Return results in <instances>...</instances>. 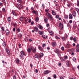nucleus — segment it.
I'll list each match as a JSON object with an SVG mask.
<instances>
[{"instance_id": "obj_1", "label": "nucleus", "mask_w": 79, "mask_h": 79, "mask_svg": "<svg viewBox=\"0 0 79 79\" xmlns=\"http://www.w3.org/2000/svg\"><path fill=\"white\" fill-rule=\"evenodd\" d=\"M46 15L48 16V18H50V20H52V21L53 20V16H52V15L50 14V13H46Z\"/></svg>"}, {"instance_id": "obj_2", "label": "nucleus", "mask_w": 79, "mask_h": 79, "mask_svg": "<svg viewBox=\"0 0 79 79\" xmlns=\"http://www.w3.org/2000/svg\"><path fill=\"white\" fill-rule=\"evenodd\" d=\"M68 36L67 35H66L64 37H61V39L62 41H66L67 39H68Z\"/></svg>"}, {"instance_id": "obj_3", "label": "nucleus", "mask_w": 79, "mask_h": 79, "mask_svg": "<svg viewBox=\"0 0 79 79\" xmlns=\"http://www.w3.org/2000/svg\"><path fill=\"white\" fill-rule=\"evenodd\" d=\"M31 50H32L33 53H36V48H34L33 47H31Z\"/></svg>"}, {"instance_id": "obj_4", "label": "nucleus", "mask_w": 79, "mask_h": 79, "mask_svg": "<svg viewBox=\"0 0 79 79\" xmlns=\"http://www.w3.org/2000/svg\"><path fill=\"white\" fill-rule=\"evenodd\" d=\"M70 46H71V44H69V42L68 41L67 43V44L65 46L66 48H70Z\"/></svg>"}, {"instance_id": "obj_5", "label": "nucleus", "mask_w": 79, "mask_h": 79, "mask_svg": "<svg viewBox=\"0 0 79 79\" xmlns=\"http://www.w3.org/2000/svg\"><path fill=\"white\" fill-rule=\"evenodd\" d=\"M51 72V71H50L48 70H46V71H45L43 73L45 75H47L48 74H49V73H50Z\"/></svg>"}, {"instance_id": "obj_6", "label": "nucleus", "mask_w": 79, "mask_h": 79, "mask_svg": "<svg viewBox=\"0 0 79 79\" xmlns=\"http://www.w3.org/2000/svg\"><path fill=\"white\" fill-rule=\"evenodd\" d=\"M54 51L55 53H57V54L60 52V50H59V49L57 48H55L54 49Z\"/></svg>"}, {"instance_id": "obj_7", "label": "nucleus", "mask_w": 79, "mask_h": 79, "mask_svg": "<svg viewBox=\"0 0 79 79\" xmlns=\"http://www.w3.org/2000/svg\"><path fill=\"white\" fill-rule=\"evenodd\" d=\"M15 62L17 64H19L21 62V61H20L19 59L17 58L15 60Z\"/></svg>"}, {"instance_id": "obj_8", "label": "nucleus", "mask_w": 79, "mask_h": 79, "mask_svg": "<svg viewBox=\"0 0 79 79\" xmlns=\"http://www.w3.org/2000/svg\"><path fill=\"white\" fill-rule=\"evenodd\" d=\"M79 44H77V45H76V47L77 48L76 49V52H79Z\"/></svg>"}, {"instance_id": "obj_9", "label": "nucleus", "mask_w": 79, "mask_h": 79, "mask_svg": "<svg viewBox=\"0 0 79 79\" xmlns=\"http://www.w3.org/2000/svg\"><path fill=\"white\" fill-rule=\"evenodd\" d=\"M60 29H62L63 27V25L61 24V22H60L59 25V27H60Z\"/></svg>"}, {"instance_id": "obj_10", "label": "nucleus", "mask_w": 79, "mask_h": 79, "mask_svg": "<svg viewBox=\"0 0 79 79\" xmlns=\"http://www.w3.org/2000/svg\"><path fill=\"white\" fill-rule=\"evenodd\" d=\"M38 48L40 51H43V48H42V47L40 46H38Z\"/></svg>"}, {"instance_id": "obj_11", "label": "nucleus", "mask_w": 79, "mask_h": 79, "mask_svg": "<svg viewBox=\"0 0 79 79\" xmlns=\"http://www.w3.org/2000/svg\"><path fill=\"white\" fill-rule=\"evenodd\" d=\"M34 29H35V32H38L39 31V29H38V28L37 27H34Z\"/></svg>"}, {"instance_id": "obj_12", "label": "nucleus", "mask_w": 79, "mask_h": 79, "mask_svg": "<svg viewBox=\"0 0 79 79\" xmlns=\"http://www.w3.org/2000/svg\"><path fill=\"white\" fill-rule=\"evenodd\" d=\"M52 47H55L56 45V43L53 42L52 43Z\"/></svg>"}, {"instance_id": "obj_13", "label": "nucleus", "mask_w": 79, "mask_h": 79, "mask_svg": "<svg viewBox=\"0 0 79 79\" xmlns=\"http://www.w3.org/2000/svg\"><path fill=\"white\" fill-rule=\"evenodd\" d=\"M18 8L20 9L22 8H23V6L22 5H21L20 4H18Z\"/></svg>"}, {"instance_id": "obj_14", "label": "nucleus", "mask_w": 79, "mask_h": 79, "mask_svg": "<svg viewBox=\"0 0 79 79\" xmlns=\"http://www.w3.org/2000/svg\"><path fill=\"white\" fill-rule=\"evenodd\" d=\"M38 27L40 29H43V27H42L41 25H38Z\"/></svg>"}, {"instance_id": "obj_15", "label": "nucleus", "mask_w": 79, "mask_h": 79, "mask_svg": "<svg viewBox=\"0 0 79 79\" xmlns=\"http://www.w3.org/2000/svg\"><path fill=\"white\" fill-rule=\"evenodd\" d=\"M5 32H6V35H9V33L10 32V31H9V30H8L7 29V30H6Z\"/></svg>"}, {"instance_id": "obj_16", "label": "nucleus", "mask_w": 79, "mask_h": 79, "mask_svg": "<svg viewBox=\"0 0 79 79\" xmlns=\"http://www.w3.org/2000/svg\"><path fill=\"white\" fill-rule=\"evenodd\" d=\"M69 19H73V15L71 14H70L69 15Z\"/></svg>"}, {"instance_id": "obj_17", "label": "nucleus", "mask_w": 79, "mask_h": 79, "mask_svg": "<svg viewBox=\"0 0 79 79\" xmlns=\"http://www.w3.org/2000/svg\"><path fill=\"white\" fill-rule=\"evenodd\" d=\"M20 55H25V54L24 53V52L23 51H22L20 52Z\"/></svg>"}, {"instance_id": "obj_18", "label": "nucleus", "mask_w": 79, "mask_h": 79, "mask_svg": "<svg viewBox=\"0 0 79 79\" xmlns=\"http://www.w3.org/2000/svg\"><path fill=\"white\" fill-rule=\"evenodd\" d=\"M27 50L28 53H31V49L30 48L27 49Z\"/></svg>"}, {"instance_id": "obj_19", "label": "nucleus", "mask_w": 79, "mask_h": 79, "mask_svg": "<svg viewBox=\"0 0 79 79\" xmlns=\"http://www.w3.org/2000/svg\"><path fill=\"white\" fill-rule=\"evenodd\" d=\"M32 12L33 14H35V15H38V13L35 10H33L32 11Z\"/></svg>"}, {"instance_id": "obj_20", "label": "nucleus", "mask_w": 79, "mask_h": 79, "mask_svg": "<svg viewBox=\"0 0 79 79\" xmlns=\"http://www.w3.org/2000/svg\"><path fill=\"white\" fill-rule=\"evenodd\" d=\"M44 21L45 23H48V19H47V17H45V18L44 19Z\"/></svg>"}, {"instance_id": "obj_21", "label": "nucleus", "mask_w": 79, "mask_h": 79, "mask_svg": "<svg viewBox=\"0 0 79 79\" xmlns=\"http://www.w3.org/2000/svg\"><path fill=\"white\" fill-rule=\"evenodd\" d=\"M52 15H53L54 16H55V15H56V13H55V12H54V11H53V10L52 11Z\"/></svg>"}, {"instance_id": "obj_22", "label": "nucleus", "mask_w": 79, "mask_h": 79, "mask_svg": "<svg viewBox=\"0 0 79 79\" xmlns=\"http://www.w3.org/2000/svg\"><path fill=\"white\" fill-rule=\"evenodd\" d=\"M24 19V17H21L20 18L19 20L20 21L22 22L23 21V19Z\"/></svg>"}, {"instance_id": "obj_23", "label": "nucleus", "mask_w": 79, "mask_h": 79, "mask_svg": "<svg viewBox=\"0 0 79 79\" xmlns=\"http://www.w3.org/2000/svg\"><path fill=\"white\" fill-rule=\"evenodd\" d=\"M1 29L2 31L3 32H5V29H4V27L3 26L1 27Z\"/></svg>"}, {"instance_id": "obj_24", "label": "nucleus", "mask_w": 79, "mask_h": 79, "mask_svg": "<svg viewBox=\"0 0 79 79\" xmlns=\"http://www.w3.org/2000/svg\"><path fill=\"white\" fill-rule=\"evenodd\" d=\"M45 11L46 13H48V12H49V9H46L45 10Z\"/></svg>"}, {"instance_id": "obj_25", "label": "nucleus", "mask_w": 79, "mask_h": 79, "mask_svg": "<svg viewBox=\"0 0 79 79\" xmlns=\"http://www.w3.org/2000/svg\"><path fill=\"white\" fill-rule=\"evenodd\" d=\"M38 33L40 35H42V34H44V33H43V32L41 31H40Z\"/></svg>"}, {"instance_id": "obj_26", "label": "nucleus", "mask_w": 79, "mask_h": 79, "mask_svg": "<svg viewBox=\"0 0 79 79\" xmlns=\"http://www.w3.org/2000/svg\"><path fill=\"white\" fill-rule=\"evenodd\" d=\"M42 37L44 39H47V36H45L44 35H42Z\"/></svg>"}, {"instance_id": "obj_27", "label": "nucleus", "mask_w": 79, "mask_h": 79, "mask_svg": "<svg viewBox=\"0 0 79 79\" xmlns=\"http://www.w3.org/2000/svg\"><path fill=\"white\" fill-rule=\"evenodd\" d=\"M69 61H66V64L67 66H68V67H69Z\"/></svg>"}, {"instance_id": "obj_28", "label": "nucleus", "mask_w": 79, "mask_h": 79, "mask_svg": "<svg viewBox=\"0 0 79 79\" xmlns=\"http://www.w3.org/2000/svg\"><path fill=\"white\" fill-rule=\"evenodd\" d=\"M72 15H73V16H76V12H73L72 13Z\"/></svg>"}, {"instance_id": "obj_29", "label": "nucleus", "mask_w": 79, "mask_h": 79, "mask_svg": "<svg viewBox=\"0 0 79 79\" xmlns=\"http://www.w3.org/2000/svg\"><path fill=\"white\" fill-rule=\"evenodd\" d=\"M20 57L23 60V59H24V55H20Z\"/></svg>"}, {"instance_id": "obj_30", "label": "nucleus", "mask_w": 79, "mask_h": 79, "mask_svg": "<svg viewBox=\"0 0 79 79\" xmlns=\"http://www.w3.org/2000/svg\"><path fill=\"white\" fill-rule=\"evenodd\" d=\"M72 60L73 61H74V62H76V59L75 58H73Z\"/></svg>"}, {"instance_id": "obj_31", "label": "nucleus", "mask_w": 79, "mask_h": 79, "mask_svg": "<svg viewBox=\"0 0 79 79\" xmlns=\"http://www.w3.org/2000/svg\"><path fill=\"white\" fill-rule=\"evenodd\" d=\"M19 38H21L22 37V35L21 33H19L18 35Z\"/></svg>"}, {"instance_id": "obj_32", "label": "nucleus", "mask_w": 79, "mask_h": 79, "mask_svg": "<svg viewBox=\"0 0 79 79\" xmlns=\"http://www.w3.org/2000/svg\"><path fill=\"white\" fill-rule=\"evenodd\" d=\"M2 45L4 47H5L6 46V44H5V41H3Z\"/></svg>"}, {"instance_id": "obj_33", "label": "nucleus", "mask_w": 79, "mask_h": 79, "mask_svg": "<svg viewBox=\"0 0 79 79\" xmlns=\"http://www.w3.org/2000/svg\"><path fill=\"white\" fill-rule=\"evenodd\" d=\"M42 7L43 8V10H44L45 9V5L44 4H42Z\"/></svg>"}, {"instance_id": "obj_34", "label": "nucleus", "mask_w": 79, "mask_h": 79, "mask_svg": "<svg viewBox=\"0 0 79 79\" xmlns=\"http://www.w3.org/2000/svg\"><path fill=\"white\" fill-rule=\"evenodd\" d=\"M77 6H78V7H79V1L78 0L77 1Z\"/></svg>"}, {"instance_id": "obj_35", "label": "nucleus", "mask_w": 79, "mask_h": 79, "mask_svg": "<svg viewBox=\"0 0 79 79\" xmlns=\"http://www.w3.org/2000/svg\"><path fill=\"white\" fill-rule=\"evenodd\" d=\"M12 13L14 16H16V14L15 13L14 11H12Z\"/></svg>"}, {"instance_id": "obj_36", "label": "nucleus", "mask_w": 79, "mask_h": 79, "mask_svg": "<svg viewBox=\"0 0 79 79\" xmlns=\"http://www.w3.org/2000/svg\"><path fill=\"white\" fill-rule=\"evenodd\" d=\"M6 52L8 54H9V53H10V51H9L8 49H6Z\"/></svg>"}, {"instance_id": "obj_37", "label": "nucleus", "mask_w": 79, "mask_h": 79, "mask_svg": "<svg viewBox=\"0 0 79 79\" xmlns=\"http://www.w3.org/2000/svg\"><path fill=\"white\" fill-rule=\"evenodd\" d=\"M58 55V56H59V58H60L61 57V54H60V53H58L57 54Z\"/></svg>"}, {"instance_id": "obj_38", "label": "nucleus", "mask_w": 79, "mask_h": 79, "mask_svg": "<svg viewBox=\"0 0 79 79\" xmlns=\"http://www.w3.org/2000/svg\"><path fill=\"white\" fill-rule=\"evenodd\" d=\"M35 57L36 58H39V56H38V55H37V54H35Z\"/></svg>"}, {"instance_id": "obj_39", "label": "nucleus", "mask_w": 79, "mask_h": 79, "mask_svg": "<svg viewBox=\"0 0 79 79\" xmlns=\"http://www.w3.org/2000/svg\"><path fill=\"white\" fill-rule=\"evenodd\" d=\"M17 31L18 32H20V31H21V30H20V29L19 28H18L17 29Z\"/></svg>"}, {"instance_id": "obj_40", "label": "nucleus", "mask_w": 79, "mask_h": 79, "mask_svg": "<svg viewBox=\"0 0 79 79\" xmlns=\"http://www.w3.org/2000/svg\"><path fill=\"white\" fill-rule=\"evenodd\" d=\"M64 59L65 60H67V59H68V56H64Z\"/></svg>"}, {"instance_id": "obj_41", "label": "nucleus", "mask_w": 79, "mask_h": 79, "mask_svg": "<svg viewBox=\"0 0 79 79\" xmlns=\"http://www.w3.org/2000/svg\"><path fill=\"white\" fill-rule=\"evenodd\" d=\"M49 34L51 35H53V33L52 32V31H50L49 32Z\"/></svg>"}, {"instance_id": "obj_42", "label": "nucleus", "mask_w": 79, "mask_h": 79, "mask_svg": "<svg viewBox=\"0 0 79 79\" xmlns=\"http://www.w3.org/2000/svg\"><path fill=\"white\" fill-rule=\"evenodd\" d=\"M53 77L54 79H56V74H54L53 76Z\"/></svg>"}, {"instance_id": "obj_43", "label": "nucleus", "mask_w": 79, "mask_h": 79, "mask_svg": "<svg viewBox=\"0 0 79 79\" xmlns=\"http://www.w3.org/2000/svg\"><path fill=\"white\" fill-rule=\"evenodd\" d=\"M35 20V21H36V22H38V21H39V18L38 17L36 18Z\"/></svg>"}, {"instance_id": "obj_44", "label": "nucleus", "mask_w": 79, "mask_h": 79, "mask_svg": "<svg viewBox=\"0 0 79 79\" xmlns=\"http://www.w3.org/2000/svg\"><path fill=\"white\" fill-rule=\"evenodd\" d=\"M17 2L21 3V2H22V0H17Z\"/></svg>"}, {"instance_id": "obj_45", "label": "nucleus", "mask_w": 79, "mask_h": 79, "mask_svg": "<svg viewBox=\"0 0 79 79\" xmlns=\"http://www.w3.org/2000/svg\"><path fill=\"white\" fill-rule=\"evenodd\" d=\"M40 57H42V56H43V55H44V54H43V53H41L40 54Z\"/></svg>"}, {"instance_id": "obj_46", "label": "nucleus", "mask_w": 79, "mask_h": 79, "mask_svg": "<svg viewBox=\"0 0 79 79\" xmlns=\"http://www.w3.org/2000/svg\"><path fill=\"white\" fill-rule=\"evenodd\" d=\"M64 17L65 19H67L68 18V16L67 15H65Z\"/></svg>"}, {"instance_id": "obj_47", "label": "nucleus", "mask_w": 79, "mask_h": 79, "mask_svg": "<svg viewBox=\"0 0 79 79\" xmlns=\"http://www.w3.org/2000/svg\"><path fill=\"white\" fill-rule=\"evenodd\" d=\"M55 38L56 39H60V38H59V37H58L56 36H55Z\"/></svg>"}, {"instance_id": "obj_48", "label": "nucleus", "mask_w": 79, "mask_h": 79, "mask_svg": "<svg viewBox=\"0 0 79 79\" xmlns=\"http://www.w3.org/2000/svg\"><path fill=\"white\" fill-rule=\"evenodd\" d=\"M28 23H31V19H28Z\"/></svg>"}, {"instance_id": "obj_49", "label": "nucleus", "mask_w": 79, "mask_h": 79, "mask_svg": "<svg viewBox=\"0 0 79 79\" xmlns=\"http://www.w3.org/2000/svg\"><path fill=\"white\" fill-rule=\"evenodd\" d=\"M59 15H56V16H55V18H57V19H58L59 18Z\"/></svg>"}, {"instance_id": "obj_50", "label": "nucleus", "mask_w": 79, "mask_h": 79, "mask_svg": "<svg viewBox=\"0 0 79 79\" xmlns=\"http://www.w3.org/2000/svg\"><path fill=\"white\" fill-rule=\"evenodd\" d=\"M73 40L74 42H76V38L75 37L73 38Z\"/></svg>"}, {"instance_id": "obj_51", "label": "nucleus", "mask_w": 79, "mask_h": 79, "mask_svg": "<svg viewBox=\"0 0 79 79\" xmlns=\"http://www.w3.org/2000/svg\"><path fill=\"white\" fill-rule=\"evenodd\" d=\"M70 39L71 40H73V37L72 36L70 37Z\"/></svg>"}, {"instance_id": "obj_52", "label": "nucleus", "mask_w": 79, "mask_h": 79, "mask_svg": "<svg viewBox=\"0 0 79 79\" xmlns=\"http://www.w3.org/2000/svg\"><path fill=\"white\" fill-rule=\"evenodd\" d=\"M13 79H16V76L15 75H14L13 76Z\"/></svg>"}, {"instance_id": "obj_53", "label": "nucleus", "mask_w": 79, "mask_h": 79, "mask_svg": "<svg viewBox=\"0 0 79 79\" xmlns=\"http://www.w3.org/2000/svg\"><path fill=\"white\" fill-rule=\"evenodd\" d=\"M0 6H3V4L2 3L0 2Z\"/></svg>"}, {"instance_id": "obj_54", "label": "nucleus", "mask_w": 79, "mask_h": 79, "mask_svg": "<svg viewBox=\"0 0 79 79\" xmlns=\"http://www.w3.org/2000/svg\"><path fill=\"white\" fill-rule=\"evenodd\" d=\"M73 24L74 25H76V22L75 21H74L73 22Z\"/></svg>"}, {"instance_id": "obj_55", "label": "nucleus", "mask_w": 79, "mask_h": 79, "mask_svg": "<svg viewBox=\"0 0 79 79\" xmlns=\"http://www.w3.org/2000/svg\"><path fill=\"white\" fill-rule=\"evenodd\" d=\"M61 49L63 51L64 50V47L63 46L61 48Z\"/></svg>"}, {"instance_id": "obj_56", "label": "nucleus", "mask_w": 79, "mask_h": 79, "mask_svg": "<svg viewBox=\"0 0 79 79\" xmlns=\"http://www.w3.org/2000/svg\"><path fill=\"white\" fill-rule=\"evenodd\" d=\"M46 46V44H43L42 45V47H45Z\"/></svg>"}, {"instance_id": "obj_57", "label": "nucleus", "mask_w": 79, "mask_h": 79, "mask_svg": "<svg viewBox=\"0 0 79 79\" xmlns=\"http://www.w3.org/2000/svg\"><path fill=\"white\" fill-rule=\"evenodd\" d=\"M2 10L3 12H5V8H2Z\"/></svg>"}, {"instance_id": "obj_58", "label": "nucleus", "mask_w": 79, "mask_h": 79, "mask_svg": "<svg viewBox=\"0 0 79 79\" xmlns=\"http://www.w3.org/2000/svg\"><path fill=\"white\" fill-rule=\"evenodd\" d=\"M7 20L8 21H10V17H8L7 18Z\"/></svg>"}, {"instance_id": "obj_59", "label": "nucleus", "mask_w": 79, "mask_h": 79, "mask_svg": "<svg viewBox=\"0 0 79 79\" xmlns=\"http://www.w3.org/2000/svg\"><path fill=\"white\" fill-rule=\"evenodd\" d=\"M18 46H19V48H21V44H19Z\"/></svg>"}, {"instance_id": "obj_60", "label": "nucleus", "mask_w": 79, "mask_h": 79, "mask_svg": "<svg viewBox=\"0 0 79 79\" xmlns=\"http://www.w3.org/2000/svg\"><path fill=\"white\" fill-rule=\"evenodd\" d=\"M58 65L59 66H61V63L60 62L59 63Z\"/></svg>"}, {"instance_id": "obj_61", "label": "nucleus", "mask_w": 79, "mask_h": 79, "mask_svg": "<svg viewBox=\"0 0 79 79\" xmlns=\"http://www.w3.org/2000/svg\"><path fill=\"white\" fill-rule=\"evenodd\" d=\"M34 23V21H32L31 22V25H33Z\"/></svg>"}, {"instance_id": "obj_62", "label": "nucleus", "mask_w": 79, "mask_h": 79, "mask_svg": "<svg viewBox=\"0 0 79 79\" xmlns=\"http://www.w3.org/2000/svg\"><path fill=\"white\" fill-rule=\"evenodd\" d=\"M63 22L64 23V24H66V20H63Z\"/></svg>"}, {"instance_id": "obj_63", "label": "nucleus", "mask_w": 79, "mask_h": 79, "mask_svg": "<svg viewBox=\"0 0 79 79\" xmlns=\"http://www.w3.org/2000/svg\"><path fill=\"white\" fill-rule=\"evenodd\" d=\"M47 49L48 50H49L50 49V47H47Z\"/></svg>"}, {"instance_id": "obj_64", "label": "nucleus", "mask_w": 79, "mask_h": 79, "mask_svg": "<svg viewBox=\"0 0 79 79\" xmlns=\"http://www.w3.org/2000/svg\"><path fill=\"white\" fill-rule=\"evenodd\" d=\"M60 79H64V78H63V77L62 76L60 77Z\"/></svg>"}]
</instances>
